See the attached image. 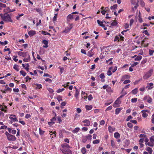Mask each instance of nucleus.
Returning a JSON list of instances; mask_svg holds the SVG:
<instances>
[{
    "label": "nucleus",
    "instance_id": "nucleus-33",
    "mask_svg": "<svg viewBox=\"0 0 154 154\" xmlns=\"http://www.w3.org/2000/svg\"><path fill=\"white\" fill-rule=\"evenodd\" d=\"M112 72L113 73L116 71V70H117V67L116 66H115L112 68H111V67L109 69H112Z\"/></svg>",
    "mask_w": 154,
    "mask_h": 154
},
{
    "label": "nucleus",
    "instance_id": "nucleus-51",
    "mask_svg": "<svg viewBox=\"0 0 154 154\" xmlns=\"http://www.w3.org/2000/svg\"><path fill=\"white\" fill-rule=\"evenodd\" d=\"M150 141L154 144V136H152L150 137Z\"/></svg>",
    "mask_w": 154,
    "mask_h": 154
},
{
    "label": "nucleus",
    "instance_id": "nucleus-58",
    "mask_svg": "<svg viewBox=\"0 0 154 154\" xmlns=\"http://www.w3.org/2000/svg\"><path fill=\"white\" fill-rule=\"evenodd\" d=\"M112 106H109V107H108L105 110V111H108L109 110H110L112 109Z\"/></svg>",
    "mask_w": 154,
    "mask_h": 154
},
{
    "label": "nucleus",
    "instance_id": "nucleus-45",
    "mask_svg": "<svg viewBox=\"0 0 154 154\" xmlns=\"http://www.w3.org/2000/svg\"><path fill=\"white\" fill-rule=\"evenodd\" d=\"M100 141L99 140H96L93 141V143L94 144H98L100 143Z\"/></svg>",
    "mask_w": 154,
    "mask_h": 154
},
{
    "label": "nucleus",
    "instance_id": "nucleus-32",
    "mask_svg": "<svg viewBox=\"0 0 154 154\" xmlns=\"http://www.w3.org/2000/svg\"><path fill=\"white\" fill-rule=\"evenodd\" d=\"M117 6L118 5L117 4H115L110 7V9L111 10H115L117 8Z\"/></svg>",
    "mask_w": 154,
    "mask_h": 154
},
{
    "label": "nucleus",
    "instance_id": "nucleus-59",
    "mask_svg": "<svg viewBox=\"0 0 154 154\" xmlns=\"http://www.w3.org/2000/svg\"><path fill=\"white\" fill-rule=\"evenodd\" d=\"M31 117V116L30 114H27L25 116V118H26V119H28L30 118Z\"/></svg>",
    "mask_w": 154,
    "mask_h": 154
},
{
    "label": "nucleus",
    "instance_id": "nucleus-62",
    "mask_svg": "<svg viewBox=\"0 0 154 154\" xmlns=\"http://www.w3.org/2000/svg\"><path fill=\"white\" fill-rule=\"evenodd\" d=\"M149 54L150 55H152L153 54L154 52V51L151 50H149Z\"/></svg>",
    "mask_w": 154,
    "mask_h": 154
},
{
    "label": "nucleus",
    "instance_id": "nucleus-16",
    "mask_svg": "<svg viewBox=\"0 0 154 154\" xmlns=\"http://www.w3.org/2000/svg\"><path fill=\"white\" fill-rule=\"evenodd\" d=\"M66 18L67 21H69L70 20L73 19V16L70 14L67 16Z\"/></svg>",
    "mask_w": 154,
    "mask_h": 154
},
{
    "label": "nucleus",
    "instance_id": "nucleus-34",
    "mask_svg": "<svg viewBox=\"0 0 154 154\" xmlns=\"http://www.w3.org/2000/svg\"><path fill=\"white\" fill-rule=\"evenodd\" d=\"M42 33L44 35H51V34L49 33L48 32H47L45 31H42Z\"/></svg>",
    "mask_w": 154,
    "mask_h": 154
},
{
    "label": "nucleus",
    "instance_id": "nucleus-54",
    "mask_svg": "<svg viewBox=\"0 0 154 154\" xmlns=\"http://www.w3.org/2000/svg\"><path fill=\"white\" fill-rule=\"evenodd\" d=\"M45 133V131H42L40 128L39 129V133L40 135H42L44 134Z\"/></svg>",
    "mask_w": 154,
    "mask_h": 154
},
{
    "label": "nucleus",
    "instance_id": "nucleus-15",
    "mask_svg": "<svg viewBox=\"0 0 154 154\" xmlns=\"http://www.w3.org/2000/svg\"><path fill=\"white\" fill-rule=\"evenodd\" d=\"M28 33L30 36H32L36 34V32L34 30H31L28 32Z\"/></svg>",
    "mask_w": 154,
    "mask_h": 154
},
{
    "label": "nucleus",
    "instance_id": "nucleus-26",
    "mask_svg": "<svg viewBox=\"0 0 154 154\" xmlns=\"http://www.w3.org/2000/svg\"><path fill=\"white\" fill-rule=\"evenodd\" d=\"M80 130V128L78 127L76 128L72 131V132L75 133L78 132Z\"/></svg>",
    "mask_w": 154,
    "mask_h": 154
},
{
    "label": "nucleus",
    "instance_id": "nucleus-11",
    "mask_svg": "<svg viewBox=\"0 0 154 154\" xmlns=\"http://www.w3.org/2000/svg\"><path fill=\"white\" fill-rule=\"evenodd\" d=\"M153 83H148L147 86L146 87V88H147L148 90H151L153 88Z\"/></svg>",
    "mask_w": 154,
    "mask_h": 154
},
{
    "label": "nucleus",
    "instance_id": "nucleus-14",
    "mask_svg": "<svg viewBox=\"0 0 154 154\" xmlns=\"http://www.w3.org/2000/svg\"><path fill=\"white\" fill-rule=\"evenodd\" d=\"M42 43L44 44L45 45L43 46V47L44 48H47L48 47V42L46 40H43L42 41Z\"/></svg>",
    "mask_w": 154,
    "mask_h": 154
},
{
    "label": "nucleus",
    "instance_id": "nucleus-49",
    "mask_svg": "<svg viewBox=\"0 0 154 154\" xmlns=\"http://www.w3.org/2000/svg\"><path fill=\"white\" fill-rule=\"evenodd\" d=\"M88 139V137H84L82 140V141L83 143H85L86 142Z\"/></svg>",
    "mask_w": 154,
    "mask_h": 154
},
{
    "label": "nucleus",
    "instance_id": "nucleus-22",
    "mask_svg": "<svg viewBox=\"0 0 154 154\" xmlns=\"http://www.w3.org/2000/svg\"><path fill=\"white\" fill-rule=\"evenodd\" d=\"M97 22L98 23V24H99L100 26H101L102 27H104L105 26L103 24V22H102V21H100L99 20H97Z\"/></svg>",
    "mask_w": 154,
    "mask_h": 154
},
{
    "label": "nucleus",
    "instance_id": "nucleus-27",
    "mask_svg": "<svg viewBox=\"0 0 154 154\" xmlns=\"http://www.w3.org/2000/svg\"><path fill=\"white\" fill-rule=\"evenodd\" d=\"M120 41V38L119 35H116L114 40V42L117 41L119 42Z\"/></svg>",
    "mask_w": 154,
    "mask_h": 154
},
{
    "label": "nucleus",
    "instance_id": "nucleus-42",
    "mask_svg": "<svg viewBox=\"0 0 154 154\" xmlns=\"http://www.w3.org/2000/svg\"><path fill=\"white\" fill-rule=\"evenodd\" d=\"M128 126L131 128H132L133 127V125L130 122H128L127 123Z\"/></svg>",
    "mask_w": 154,
    "mask_h": 154
},
{
    "label": "nucleus",
    "instance_id": "nucleus-46",
    "mask_svg": "<svg viewBox=\"0 0 154 154\" xmlns=\"http://www.w3.org/2000/svg\"><path fill=\"white\" fill-rule=\"evenodd\" d=\"M120 40L121 41H123L124 40V37L122 35L120 34H119Z\"/></svg>",
    "mask_w": 154,
    "mask_h": 154
},
{
    "label": "nucleus",
    "instance_id": "nucleus-4",
    "mask_svg": "<svg viewBox=\"0 0 154 154\" xmlns=\"http://www.w3.org/2000/svg\"><path fill=\"white\" fill-rule=\"evenodd\" d=\"M60 150L64 154H72V151L69 149H60Z\"/></svg>",
    "mask_w": 154,
    "mask_h": 154
},
{
    "label": "nucleus",
    "instance_id": "nucleus-47",
    "mask_svg": "<svg viewBox=\"0 0 154 154\" xmlns=\"http://www.w3.org/2000/svg\"><path fill=\"white\" fill-rule=\"evenodd\" d=\"M57 120L58 121L59 123H60L61 122H62V121L61 120V118L60 116H58L57 117Z\"/></svg>",
    "mask_w": 154,
    "mask_h": 154
},
{
    "label": "nucleus",
    "instance_id": "nucleus-1",
    "mask_svg": "<svg viewBox=\"0 0 154 154\" xmlns=\"http://www.w3.org/2000/svg\"><path fill=\"white\" fill-rule=\"evenodd\" d=\"M5 14L4 15L2 14H0V17L5 22H12L13 20L9 14H8L6 15H5Z\"/></svg>",
    "mask_w": 154,
    "mask_h": 154
},
{
    "label": "nucleus",
    "instance_id": "nucleus-12",
    "mask_svg": "<svg viewBox=\"0 0 154 154\" xmlns=\"http://www.w3.org/2000/svg\"><path fill=\"white\" fill-rule=\"evenodd\" d=\"M61 146L62 147V149H70L71 148V147L66 143H64L63 144H62Z\"/></svg>",
    "mask_w": 154,
    "mask_h": 154
},
{
    "label": "nucleus",
    "instance_id": "nucleus-21",
    "mask_svg": "<svg viewBox=\"0 0 154 154\" xmlns=\"http://www.w3.org/2000/svg\"><path fill=\"white\" fill-rule=\"evenodd\" d=\"M112 22L111 25L112 26H116L118 24V23L116 20H112Z\"/></svg>",
    "mask_w": 154,
    "mask_h": 154
},
{
    "label": "nucleus",
    "instance_id": "nucleus-29",
    "mask_svg": "<svg viewBox=\"0 0 154 154\" xmlns=\"http://www.w3.org/2000/svg\"><path fill=\"white\" fill-rule=\"evenodd\" d=\"M70 30L69 28V27L67 26L65 29V30L63 31V32L67 33L69 32Z\"/></svg>",
    "mask_w": 154,
    "mask_h": 154
},
{
    "label": "nucleus",
    "instance_id": "nucleus-39",
    "mask_svg": "<svg viewBox=\"0 0 154 154\" xmlns=\"http://www.w3.org/2000/svg\"><path fill=\"white\" fill-rule=\"evenodd\" d=\"M111 146H112V147L113 148H115V142L114 141H113L112 140H111Z\"/></svg>",
    "mask_w": 154,
    "mask_h": 154
},
{
    "label": "nucleus",
    "instance_id": "nucleus-43",
    "mask_svg": "<svg viewBox=\"0 0 154 154\" xmlns=\"http://www.w3.org/2000/svg\"><path fill=\"white\" fill-rule=\"evenodd\" d=\"M101 79H103L105 78L104 74L103 73H101L99 75Z\"/></svg>",
    "mask_w": 154,
    "mask_h": 154
},
{
    "label": "nucleus",
    "instance_id": "nucleus-50",
    "mask_svg": "<svg viewBox=\"0 0 154 154\" xmlns=\"http://www.w3.org/2000/svg\"><path fill=\"white\" fill-rule=\"evenodd\" d=\"M137 98H133L131 99L132 103H136L137 101Z\"/></svg>",
    "mask_w": 154,
    "mask_h": 154
},
{
    "label": "nucleus",
    "instance_id": "nucleus-23",
    "mask_svg": "<svg viewBox=\"0 0 154 154\" xmlns=\"http://www.w3.org/2000/svg\"><path fill=\"white\" fill-rule=\"evenodd\" d=\"M85 107L87 110H89L92 108L93 107L92 105H86L85 106Z\"/></svg>",
    "mask_w": 154,
    "mask_h": 154
},
{
    "label": "nucleus",
    "instance_id": "nucleus-38",
    "mask_svg": "<svg viewBox=\"0 0 154 154\" xmlns=\"http://www.w3.org/2000/svg\"><path fill=\"white\" fill-rule=\"evenodd\" d=\"M36 85L37 86L36 88V89H40L42 87V85L40 84H36Z\"/></svg>",
    "mask_w": 154,
    "mask_h": 154
},
{
    "label": "nucleus",
    "instance_id": "nucleus-5",
    "mask_svg": "<svg viewBox=\"0 0 154 154\" xmlns=\"http://www.w3.org/2000/svg\"><path fill=\"white\" fill-rule=\"evenodd\" d=\"M9 118L11 120L13 121V122H18V120L17 118V117L15 115L11 114L9 117Z\"/></svg>",
    "mask_w": 154,
    "mask_h": 154
},
{
    "label": "nucleus",
    "instance_id": "nucleus-10",
    "mask_svg": "<svg viewBox=\"0 0 154 154\" xmlns=\"http://www.w3.org/2000/svg\"><path fill=\"white\" fill-rule=\"evenodd\" d=\"M93 50V49L92 48L88 52L87 55L89 57H91L94 54V53L93 51H92Z\"/></svg>",
    "mask_w": 154,
    "mask_h": 154
},
{
    "label": "nucleus",
    "instance_id": "nucleus-36",
    "mask_svg": "<svg viewBox=\"0 0 154 154\" xmlns=\"http://www.w3.org/2000/svg\"><path fill=\"white\" fill-rule=\"evenodd\" d=\"M20 73L23 76H25L26 75V73L23 70H21L20 71Z\"/></svg>",
    "mask_w": 154,
    "mask_h": 154
},
{
    "label": "nucleus",
    "instance_id": "nucleus-2",
    "mask_svg": "<svg viewBox=\"0 0 154 154\" xmlns=\"http://www.w3.org/2000/svg\"><path fill=\"white\" fill-rule=\"evenodd\" d=\"M5 134L6 135L8 140L12 141L15 140L16 138L15 136L9 134L7 131L5 132Z\"/></svg>",
    "mask_w": 154,
    "mask_h": 154
},
{
    "label": "nucleus",
    "instance_id": "nucleus-6",
    "mask_svg": "<svg viewBox=\"0 0 154 154\" xmlns=\"http://www.w3.org/2000/svg\"><path fill=\"white\" fill-rule=\"evenodd\" d=\"M143 100H146L147 102L149 103L152 102V98L149 95L145 96Z\"/></svg>",
    "mask_w": 154,
    "mask_h": 154
},
{
    "label": "nucleus",
    "instance_id": "nucleus-57",
    "mask_svg": "<svg viewBox=\"0 0 154 154\" xmlns=\"http://www.w3.org/2000/svg\"><path fill=\"white\" fill-rule=\"evenodd\" d=\"M130 82H131V81L129 80V79L126 80L124 81V82H123V83L124 84H125L129 83Z\"/></svg>",
    "mask_w": 154,
    "mask_h": 154
},
{
    "label": "nucleus",
    "instance_id": "nucleus-31",
    "mask_svg": "<svg viewBox=\"0 0 154 154\" xmlns=\"http://www.w3.org/2000/svg\"><path fill=\"white\" fill-rule=\"evenodd\" d=\"M19 66L16 64H15L14 65L13 68L17 71H18L19 69L18 68Z\"/></svg>",
    "mask_w": 154,
    "mask_h": 154
},
{
    "label": "nucleus",
    "instance_id": "nucleus-19",
    "mask_svg": "<svg viewBox=\"0 0 154 154\" xmlns=\"http://www.w3.org/2000/svg\"><path fill=\"white\" fill-rule=\"evenodd\" d=\"M122 108H117L115 110V114L116 115L118 114L121 111L122 109Z\"/></svg>",
    "mask_w": 154,
    "mask_h": 154
},
{
    "label": "nucleus",
    "instance_id": "nucleus-25",
    "mask_svg": "<svg viewBox=\"0 0 154 154\" xmlns=\"http://www.w3.org/2000/svg\"><path fill=\"white\" fill-rule=\"evenodd\" d=\"M146 150L148 151L149 153L150 154H152V149L149 147H148L146 149Z\"/></svg>",
    "mask_w": 154,
    "mask_h": 154
},
{
    "label": "nucleus",
    "instance_id": "nucleus-52",
    "mask_svg": "<svg viewBox=\"0 0 154 154\" xmlns=\"http://www.w3.org/2000/svg\"><path fill=\"white\" fill-rule=\"evenodd\" d=\"M64 90V88H63L62 89L59 88L57 91V92L58 93H60L63 91Z\"/></svg>",
    "mask_w": 154,
    "mask_h": 154
},
{
    "label": "nucleus",
    "instance_id": "nucleus-8",
    "mask_svg": "<svg viewBox=\"0 0 154 154\" xmlns=\"http://www.w3.org/2000/svg\"><path fill=\"white\" fill-rule=\"evenodd\" d=\"M18 54L19 55L21 56L24 57H27V55L29 54L27 52H23L20 51L18 52Z\"/></svg>",
    "mask_w": 154,
    "mask_h": 154
},
{
    "label": "nucleus",
    "instance_id": "nucleus-41",
    "mask_svg": "<svg viewBox=\"0 0 154 154\" xmlns=\"http://www.w3.org/2000/svg\"><path fill=\"white\" fill-rule=\"evenodd\" d=\"M147 145L153 147L154 146V143L150 141L147 143Z\"/></svg>",
    "mask_w": 154,
    "mask_h": 154
},
{
    "label": "nucleus",
    "instance_id": "nucleus-64",
    "mask_svg": "<svg viewBox=\"0 0 154 154\" xmlns=\"http://www.w3.org/2000/svg\"><path fill=\"white\" fill-rule=\"evenodd\" d=\"M151 118L152 123L153 124H154V114L152 115Z\"/></svg>",
    "mask_w": 154,
    "mask_h": 154
},
{
    "label": "nucleus",
    "instance_id": "nucleus-35",
    "mask_svg": "<svg viewBox=\"0 0 154 154\" xmlns=\"http://www.w3.org/2000/svg\"><path fill=\"white\" fill-rule=\"evenodd\" d=\"M81 152L83 154H85L86 152V150L85 147H83L81 149Z\"/></svg>",
    "mask_w": 154,
    "mask_h": 154
},
{
    "label": "nucleus",
    "instance_id": "nucleus-63",
    "mask_svg": "<svg viewBox=\"0 0 154 154\" xmlns=\"http://www.w3.org/2000/svg\"><path fill=\"white\" fill-rule=\"evenodd\" d=\"M133 117L131 116H128V118H127L126 121H128L131 119H132Z\"/></svg>",
    "mask_w": 154,
    "mask_h": 154
},
{
    "label": "nucleus",
    "instance_id": "nucleus-40",
    "mask_svg": "<svg viewBox=\"0 0 154 154\" xmlns=\"http://www.w3.org/2000/svg\"><path fill=\"white\" fill-rule=\"evenodd\" d=\"M58 68L60 69V73L61 74L64 70V68L63 67H61L60 66H59L58 67Z\"/></svg>",
    "mask_w": 154,
    "mask_h": 154
},
{
    "label": "nucleus",
    "instance_id": "nucleus-9",
    "mask_svg": "<svg viewBox=\"0 0 154 154\" xmlns=\"http://www.w3.org/2000/svg\"><path fill=\"white\" fill-rule=\"evenodd\" d=\"M83 123L85 124L84 125V126H89L90 125V122L88 119H85L82 121Z\"/></svg>",
    "mask_w": 154,
    "mask_h": 154
},
{
    "label": "nucleus",
    "instance_id": "nucleus-30",
    "mask_svg": "<svg viewBox=\"0 0 154 154\" xmlns=\"http://www.w3.org/2000/svg\"><path fill=\"white\" fill-rule=\"evenodd\" d=\"M142 57L141 56L138 55L137 56L136 58L135 59V60L136 61H139L141 59Z\"/></svg>",
    "mask_w": 154,
    "mask_h": 154
},
{
    "label": "nucleus",
    "instance_id": "nucleus-20",
    "mask_svg": "<svg viewBox=\"0 0 154 154\" xmlns=\"http://www.w3.org/2000/svg\"><path fill=\"white\" fill-rule=\"evenodd\" d=\"M114 137L116 139L119 138L120 137V134L118 132H116L114 134Z\"/></svg>",
    "mask_w": 154,
    "mask_h": 154
},
{
    "label": "nucleus",
    "instance_id": "nucleus-28",
    "mask_svg": "<svg viewBox=\"0 0 154 154\" xmlns=\"http://www.w3.org/2000/svg\"><path fill=\"white\" fill-rule=\"evenodd\" d=\"M6 10H7V11L8 13H10V12H11L13 11H15V9H10L9 7H8L6 9Z\"/></svg>",
    "mask_w": 154,
    "mask_h": 154
},
{
    "label": "nucleus",
    "instance_id": "nucleus-7",
    "mask_svg": "<svg viewBox=\"0 0 154 154\" xmlns=\"http://www.w3.org/2000/svg\"><path fill=\"white\" fill-rule=\"evenodd\" d=\"M121 101L118 98L114 103L113 107H117L118 106L117 105L121 104Z\"/></svg>",
    "mask_w": 154,
    "mask_h": 154
},
{
    "label": "nucleus",
    "instance_id": "nucleus-60",
    "mask_svg": "<svg viewBox=\"0 0 154 154\" xmlns=\"http://www.w3.org/2000/svg\"><path fill=\"white\" fill-rule=\"evenodd\" d=\"M45 81L46 82H48L49 83H51L52 82V80L49 79V78H47L45 79Z\"/></svg>",
    "mask_w": 154,
    "mask_h": 154
},
{
    "label": "nucleus",
    "instance_id": "nucleus-13",
    "mask_svg": "<svg viewBox=\"0 0 154 154\" xmlns=\"http://www.w3.org/2000/svg\"><path fill=\"white\" fill-rule=\"evenodd\" d=\"M147 110H143L141 111V112L142 113V116L144 118H146L148 116V114L144 112H147Z\"/></svg>",
    "mask_w": 154,
    "mask_h": 154
},
{
    "label": "nucleus",
    "instance_id": "nucleus-53",
    "mask_svg": "<svg viewBox=\"0 0 154 154\" xmlns=\"http://www.w3.org/2000/svg\"><path fill=\"white\" fill-rule=\"evenodd\" d=\"M139 137L140 138H145L146 137V136L145 134H141L139 135Z\"/></svg>",
    "mask_w": 154,
    "mask_h": 154
},
{
    "label": "nucleus",
    "instance_id": "nucleus-24",
    "mask_svg": "<svg viewBox=\"0 0 154 154\" xmlns=\"http://www.w3.org/2000/svg\"><path fill=\"white\" fill-rule=\"evenodd\" d=\"M138 92V89L137 88H136L132 90L131 91V93L133 94H136Z\"/></svg>",
    "mask_w": 154,
    "mask_h": 154
},
{
    "label": "nucleus",
    "instance_id": "nucleus-48",
    "mask_svg": "<svg viewBox=\"0 0 154 154\" xmlns=\"http://www.w3.org/2000/svg\"><path fill=\"white\" fill-rule=\"evenodd\" d=\"M104 8V7H102L101 8V9L102 10H103L101 11V13L102 14H103V15H104L106 13V11H105L104 10H103Z\"/></svg>",
    "mask_w": 154,
    "mask_h": 154
},
{
    "label": "nucleus",
    "instance_id": "nucleus-56",
    "mask_svg": "<svg viewBox=\"0 0 154 154\" xmlns=\"http://www.w3.org/2000/svg\"><path fill=\"white\" fill-rule=\"evenodd\" d=\"M17 56H14L13 57V60L15 62L18 61V59H17Z\"/></svg>",
    "mask_w": 154,
    "mask_h": 154
},
{
    "label": "nucleus",
    "instance_id": "nucleus-18",
    "mask_svg": "<svg viewBox=\"0 0 154 154\" xmlns=\"http://www.w3.org/2000/svg\"><path fill=\"white\" fill-rule=\"evenodd\" d=\"M26 57H27V58H25L23 59V61L25 62L29 61L30 60V58L29 54L27 55Z\"/></svg>",
    "mask_w": 154,
    "mask_h": 154
},
{
    "label": "nucleus",
    "instance_id": "nucleus-3",
    "mask_svg": "<svg viewBox=\"0 0 154 154\" xmlns=\"http://www.w3.org/2000/svg\"><path fill=\"white\" fill-rule=\"evenodd\" d=\"M153 71L152 69H150L149 71L147 72L143 76V78L144 79H147L149 78L151 75Z\"/></svg>",
    "mask_w": 154,
    "mask_h": 154
},
{
    "label": "nucleus",
    "instance_id": "nucleus-44",
    "mask_svg": "<svg viewBox=\"0 0 154 154\" xmlns=\"http://www.w3.org/2000/svg\"><path fill=\"white\" fill-rule=\"evenodd\" d=\"M5 88H6L5 91H9L10 92H11V88H9L8 86H6L5 87Z\"/></svg>",
    "mask_w": 154,
    "mask_h": 154
},
{
    "label": "nucleus",
    "instance_id": "nucleus-61",
    "mask_svg": "<svg viewBox=\"0 0 154 154\" xmlns=\"http://www.w3.org/2000/svg\"><path fill=\"white\" fill-rule=\"evenodd\" d=\"M29 64L28 63H27L26 65V67H25V69L27 71H29Z\"/></svg>",
    "mask_w": 154,
    "mask_h": 154
},
{
    "label": "nucleus",
    "instance_id": "nucleus-55",
    "mask_svg": "<svg viewBox=\"0 0 154 154\" xmlns=\"http://www.w3.org/2000/svg\"><path fill=\"white\" fill-rule=\"evenodd\" d=\"M57 14H54V16L53 18V21H56L57 20Z\"/></svg>",
    "mask_w": 154,
    "mask_h": 154
},
{
    "label": "nucleus",
    "instance_id": "nucleus-17",
    "mask_svg": "<svg viewBox=\"0 0 154 154\" xmlns=\"http://www.w3.org/2000/svg\"><path fill=\"white\" fill-rule=\"evenodd\" d=\"M79 92L77 88H76L75 93V97L77 100L79 98Z\"/></svg>",
    "mask_w": 154,
    "mask_h": 154
},
{
    "label": "nucleus",
    "instance_id": "nucleus-37",
    "mask_svg": "<svg viewBox=\"0 0 154 154\" xmlns=\"http://www.w3.org/2000/svg\"><path fill=\"white\" fill-rule=\"evenodd\" d=\"M108 129L109 132L111 133L113 131H114V128H113L111 126H109L108 127Z\"/></svg>",
    "mask_w": 154,
    "mask_h": 154
}]
</instances>
